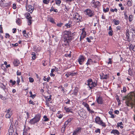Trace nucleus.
Here are the masks:
<instances>
[{"label":"nucleus","instance_id":"nucleus-1","mask_svg":"<svg viewBox=\"0 0 135 135\" xmlns=\"http://www.w3.org/2000/svg\"><path fill=\"white\" fill-rule=\"evenodd\" d=\"M64 33V35L63 36L64 37V41L65 43L62 44V46L64 47H69V44L73 38V33L69 31H65Z\"/></svg>","mask_w":135,"mask_h":135},{"label":"nucleus","instance_id":"nucleus-2","mask_svg":"<svg viewBox=\"0 0 135 135\" xmlns=\"http://www.w3.org/2000/svg\"><path fill=\"white\" fill-rule=\"evenodd\" d=\"M87 85L89 86V88L91 89H92L94 87H95L97 85V81L93 82L91 79H89L87 81Z\"/></svg>","mask_w":135,"mask_h":135},{"label":"nucleus","instance_id":"nucleus-3","mask_svg":"<svg viewBox=\"0 0 135 135\" xmlns=\"http://www.w3.org/2000/svg\"><path fill=\"white\" fill-rule=\"evenodd\" d=\"M84 12L87 15L90 17H91L94 15V12L90 9H88L85 10Z\"/></svg>","mask_w":135,"mask_h":135},{"label":"nucleus","instance_id":"nucleus-4","mask_svg":"<svg viewBox=\"0 0 135 135\" xmlns=\"http://www.w3.org/2000/svg\"><path fill=\"white\" fill-rule=\"evenodd\" d=\"M91 5L93 7L95 8H98L100 6L101 4L99 1L95 2L94 0H92Z\"/></svg>","mask_w":135,"mask_h":135},{"label":"nucleus","instance_id":"nucleus-5","mask_svg":"<svg viewBox=\"0 0 135 135\" xmlns=\"http://www.w3.org/2000/svg\"><path fill=\"white\" fill-rule=\"evenodd\" d=\"M74 15L75 16L74 17V18L76 19L78 22H81V19L82 18V17L78 13H75Z\"/></svg>","mask_w":135,"mask_h":135},{"label":"nucleus","instance_id":"nucleus-6","mask_svg":"<svg viewBox=\"0 0 135 135\" xmlns=\"http://www.w3.org/2000/svg\"><path fill=\"white\" fill-rule=\"evenodd\" d=\"M85 59V58L83 56L80 55L79 57L78 61L79 62V64L81 65L82 64L83 62L84 61Z\"/></svg>","mask_w":135,"mask_h":135},{"label":"nucleus","instance_id":"nucleus-7","mask_svg":"<svg viewBox=\"0 0 135 135\" xmlns=\"http://www.w3.org/2000/svg\"><path fill=\"white\" fill-rule=\"evenodd\" d=\"M126 41L128 42H130L131 40V39L130 37V35L129 34V30L128 29L126 30Z\"/></svg>","mask_w":135,"mask_h":135},{"label":"nucleus","instance_id":"nucleus-8","mask_svg":"<svg viewBox=\"0 0 135 135\" xmlns=\"http://www.w3.org/2000/svg\"><path fill=\"white\" fill-rule=\"evenodd\" d=\"M13 125H11L9 128L8 130L9 134V135H12L13 133L14 130L13 128Z\"/></svg>","mask_w":135,"mask_h":135},{"label":"nucleus","instance_id":"nucleus-9","mask_svg":"<svg viewBox=\"0 0 135 135\" xmlns=\"http://www.w3.org/2000/svg\"><path fill=\"white\" fill-rule=\"evenodd\" d=\"M100 79H107L108 77V75L107 74H104L103 73L100 75Z\"/></svg>","mask_w":135,"mask_h":135},{"label":"nucleus","instance_id":"nucleus-10","mask_svg":"<svg viewBox=\"0 0 135 135\" xmlns=\"http://www.w3.org/2000/svg\"><path fill=\"white\" fill-rule=\"evenodd\" d=\"M28 9H27V11L28 12H30V13H32V12L34 10V8L32 7V6L31 5H28L27 6Z\"/></svg>","mask_w":135,"mask_h":135},{"label":"nucleus","instance_id":"nucleus-11","mask_svg":"<svg viewBox=\"0 0 135 135\" xmlns=\"http://www.w3.org/2000/svg\"><path fill=\"white\" fill-rule=\"evenodd\" d=\"M41 117V115L40 114H36L35 115V116L34 117V118L38 122H39L40 119Z\"/></svg>","mask_w":135,"mask_h":135},{"label":"nucleus","instance_id":"nucleus-12","mask_svg":"<svg viewBox=\"0 0 135 135\" xmlns=\"http://www.w3.org/2000/svg\"><path fill=\"white\" fill-rule=\"evenodd\" d=\"M97 101L99 104H102L103 102L102 98L100 96L97 98Z\"/></svg>","mask_w":135,"mask_h":135},{"label":"nucleus","instance_id":"nucleus-13","mask_svg":"<svg viewBox=\"0 0 135 135\" xmlns=\"http://www.w3.org/2000/svg\"><path fill=\"white\" fill-rule=\"evenodd\" d=\"M111 134H113L114 135L117 134L119 135L120 134V133L117 130H113L110 132Z\"/></svg>","mask_w":135,"mask_h":135},{"label":"nucleus","instance_id":"nucleus-14","mask_svg":"<svg viewBox=\"0 0 135 135\" xmlns=\"http://www.w3.org/2000/svg\"><path fill=\"white\" fill-rule=\"evenodd\" d=\"M38 122L35 120V119L34 118L31 119L29 123L31 124H34L36 123H37Z\"/></svg>","mask_w":135,"mask_h":135},{"label":"nucleus","instance_id":"nucleus-15","mask_svg":"<svg viewBox=\"0 0 135 135\" xmlns=\"http://www.w3.org/2000/svg\"><path fill=\"white\" fill-rule=\"evenodd\" d=\"M72 23V21L71 20L69 21L68 23H66L65 24V26L66 27L68 28H69L72 27V26L71 24Z\"/></svg>","mask_w":135,"mask_h":135},{"label":"nucleus","instance_id":"nucleus-16","mask_svg":"<svg viewBox=\"0 0 135 135\" xmlns=\"http://www.w3.org/2000/svg\"><path fill=\"white\" fill-rule=\"evenodd\" d=\"M13 64L15 66H17L20 64L19 61L17 59H15L13 61Z\"/></svg>","mask_w":135,"mask_h":135},{"label":"nucleus","instance_id":"nucleus-17","mask_svg":"<svg viewBox=\"0 0 135 135\" xmlns=\"http://www.w3.org/2000/svg\"><path fill=\"white\" fill-rule=\"evenodd\" d=\"M64 109L67 112H71V113H73V112L71 110L72 109L71 108L70 109L69 108H66V107H65Z\"/></svg>","mask_w":135,"mask_h":135},{"label":"nucleus","instance_id":"nucleus-18","mask_svg":"<svg viewBox=\"0 0 135 135\" xmlns=\"http://www.w3.org/2000/svg\"><path fill=\"white\" fill-rule=\"evenodd\" d=\"M101 120H102L100 119V117H97L95 119V122L98 124Z\"/></svg>","mask_w":135,"mask_h":135},{"label":"nucleus","instance_id":"nucleus-19","mask_svg":"<svg viewBox=\"0 0 135 135\" xmlns=\"http://www.w3.org/2000/svg\"><path fill=\"white\" fill-rule=\"evenodd\" d=\"M98 124L101 126L104 127H105L106 126L105 123L103 122L102 120L98 123Z\"/></svg>","mask_w":135,"mask_h":135},{"label":"nucleus","instance_id":"nucleus-20","mask_svg":"<svg viewBox=\"0 0 135 135\" xmlns=\"http://www.w3.org/2000/svg\"><path fill=\"white\" fill-rule=\"evenodd\" d=\"M129 48L130 50L132 49L133 51H135V45L131 44L129 46Z\"/></svg>","mask_w":135,"mask_h":135},{"label":"nucleus","instance_id":"nucleus-21","mask_svg":"<svg viewBox=\"0 0 135 135\" xmlns=\"http://www.w3.org/2000/svg\"><path fill=\"white\" fill-rule=\"evenodd\" d=\"M125 103L128 106L131 107L132 105V103H130L129 100L126 101L125 102Z\"/></svg>","mask_w":135,"mask_h":135},{"label":"nucleus","instance_id":"nucleus-22","mask_svg":"<svg viewBox=\"0 0 135 135\" xmlns=\"http://www.w3.org/2000/svg\"><path fill=\"white\" fill-rule=\"evenodd\" d=\"M83 104L84 106L87 108V110H90V108L89 105L88 104L85 103H84Z\"/></svg>","mask_w":135,"mask_h":135},{"label":"nucleus","instance_id":"nucleus-23","mask_svg":"<svg viewBox=\"0 0 135 135\" xmlns=\"http://www.w3.org/2000/svg\"><path fill=\"white\" fill-rule=\"evenodd\" d=\"M78 88L77 87H75L72 94H73L74 95H76L77 94V93H78Z\"/></svg>","mask_w":135,"mask_h":135},{"label":"nucleus","instance_id":"nucleus-24","mask_svg":"<svg viewBox=\"0 0 135 135\" xmlns=\"http://www.w3.org/2000/svg\"><path fill=\"white\" fill-rule=\"evenodd\" d=\"M131 99H132V98L134 97L135 98V94L134 93H132L129 96Z\"/></svg>","mask_w":135,"mask_h":135},{"label":"nucleus","instance_id":"nucleus-25","mask_svg":"<svg viewBox=\"0 0 135 135\" xmlns=\"http://www.w3.org/2000/svg\"><path fill=\"white\" fill-rule=\"evenodd\" d=\"M81 128L80 127H78L75 130V132L77 133L78 134L79 132H81Z\"/></svg>","mask_w":135,"mask_h":135},{"label":"nucleus","instance_id":"nucleus-26","mask_svg":"<svg viewBox=\"0 0 135 135\" xmlns=\"http://www.w3.org/2000/svg\"><path fill=\"white\" fill-rule=\"evenodd\" d=\"M26 15V18L27 19H28L29 18H32V17L30 15V13H27Z\"/></svg>","mask_w":135,"mask_h":135},{"label":"nucleus","instance_id":"nucleus-27","mask_svg":"<svg viewBox=\"0 0 135 135\" xmlns=\"http://www.w3.org/2000/svg\"><path fill=\"white\" fill-rule=\"evenodd\" d=\"M133 16L131 15H130L129 17V20L130 22H131L133 20Z\"/></svg>","mask_w":135,"mask_h":135},{"label":"nucleus","instance_id":"nucleus-28","mask_svg":"<svg viewBox=\"0 0 135 135\" xmlns=\"http://www.w3.org/2000/svg\"><path fill=\"white\" fill-rule=\"evenodd\" d=\"M113 21L114 22V24L115 25H118L120 22V21L119 20L115 19H114L113 20Z\"/></svg>","mask_w":135,"mask_h":135},{"label":"nucleus","instance_id":"nucleus-29","mask_svg":"<svg viewBox=\"0 0 135 135\" xmlns=\"http://www.w3.org/2000/svg\"><path fill=\"white\" fill-rule=\"evenodd\" d=\"M0 87L5 92V89L6 88V86L4 85L3 83H2L0 85Z\"/></svg>","mask_w":135,"mask_h":135},{"label":"nucleus","instance_id":"nucleus-30","mask_svg":"<svg viewBox=\"0 0 135 135\" xmlns=\"http://www.w3.org/2000/svg\"><path fill=\"white\" fill-rule=\"evenodd\" d=\"M16 23L18 25H20L21 23V20L19 18H18L17 20L16 21Z\"/></svg>","mask_w":135,"mask_h":135},{"label":"nucleus","instance_id":"nucleus-31","mask_svg":"<svg viewBox=\"0 0 135 135\" xmlns=\"http://www.w3.org/2000/svg\"><path fill=\"white\" fill-rule=\"evenodd\" d=\"M50 0H43V2L45 4H47L50 2Z\"/></svg>","mask_w":135,"mask_h":135},{"label":"nucleus","instance_id":"nucleus-32","mask_svg":"<svg viewBox=\"0 0 135 135\" xmlns=\"http://www.w3.org/2000/svg\"><path fill=\"white\" fill-rule=\"evenodd\" d=\"M43 118L44 119V121L46 122L49 120V119L47 118V117L46 115H44L43 117Z\"/></svg>","mask_w":135,"mask_h":135},{"label":"nucleus","instance_id":"nucleus-33","mask_svg":"<svg viewBox=\"0 0 135 135\" xmlns=\"http://www.w3.org/2000/svg\"><path fill=\"white\" fill-rule=\"evenodd\" d=\"M9 82L10 83H12V86L15 85L16 83L15 81H13L12 80H11L9 81Z\"/></svg>","mask_w":135,"mask_h":135},{"label":"nucleus","instance_id":"nucleus-34","mask_svg":"<svg viewBox=\"0 0 135 135\" xmlns=\"http://www.w3.org/2000/svg\"><path fill=\"white\" fill-rule=\"evenodd\" d=\"M121 28V27H120V26H117L116 28V31L117 32L118 31V30H119V31L120 32V29Z\"/></svg>","mask_w":135,"mask_h":135},{"label":"nucleus","instance_id":"nucleus-35","mask_svg":"<svg viewBox=\"0 0 135 135\" xmlns=\"http://www.w3.org/2000/svg\"><path fill=\"white\" fill-rule=\"evenodd\" d=\"M45 98L46 99V101H47V102H49L51 100V99H50V98H48V97L47 96H45Z\"/></svg>","mask_w":135,"mask_h":135},{"label":"nucleus","instance_id":"nucleus-36","mask_svg":"<svg viewBox=\"0 0 135 135\" xmlns=\"http://www.w3.org/2000/svg\"><path fill=\"white\" fill-rule=\"evenodd\" d=\"M84 114V112H83L80 111L79 113V115L80 117H83V114Z\"/></svg>","mask_w":135,"mask_h":135},{"label":"nucleus","instance_id":"nucleus-37","mask_svg":"<svg viewBox=\"0 0 135 135\" xmlns=\"http://www.w3.org/2000/svg\"><path fill=\"white\" fill-rule=\"evenodd\" d=\"M32 18H29L28 19H27L28 20V25H30L32 23V22L31 20V19Z\"/></svg>","mask_w":135,"mask_h":135},{"label":"nucleus","instance_id":"nucleus-38","mask_svg":"<svg viewBox=\"0 0 135 135\" xmlns=\"http://www.w3.org/2000/svg\"><path fill=\"white\" fill-rule=\"evenodd\" d=\"M76 73H71L69 72V75H70V76H74L76 74Z\"/></svg>","mask_w":135,"mask_h":135},{"label":"nucleus","instance_id":"nucleus-39","mask_svg":"<svg viewBox=\"0 0 135 135\" xmlns=\"http://www.w3.org/2000/svg\"><path fill=\"white\" fill-rule=\"evenodd\" d=\"M113 31L112 30H110L108 32V34L109 36H112L113 35Z\"/></svg>","mask_w":135,"mask_h":135},{"label":"nucleus","instance_id":"nucleus-40","mask_svg":"<svg viewBox=\"0 0 135 135\" xmlns=\"http://www.w3.org/2000/svg\"><path fill=\"white\" fill-rule=\"evenodd\" d=\"M103 10L104 12H107L109 11V8L108 7H107L106 9L104 8Z\"/></svg>","mask_w":135,"mask_h":135},{"label":"nucleus","instance_id":"nucleus-41","mask_svg":"<svg viewBox=\"0 0 135 135\" xmlns=\"http://www.w3.org/2000/svg\"><path fill=\"white\" fill-rule=\"evenodd\" d=\"M126 88L125 87H123V90H121V91L122 93H125L126 92Z\"/></svg>","mask_w":135,"mask_h":135},{"label":"nucleus","instance_id":"nucleus-42","mask_svg":"<svg viewBox=\"0 0 135 135\" xmlns=\"http://www.w3.org/2000/svg\"><path fill=\"white\" fill-rule=\"evenodd\" d=\"M11 115L10 114V113H7L6 115V117L7 118H9L11 117Z\"/></svg>","mask_w":135,"mask_h":135},{"label":"nucleus","instance_id":"nucleus-43","mask_svg":"<svg viewBox=\"0 0 135 135\" xmlns=\"http://www.w3.org/2000/svg\"><path fill=\"white\" fill-rule=\"evenodd\" d=\"M127 4L129 6H131L132 5L131 2L130 1H128Z\"/></svg>","mask_w":135,"mask_h":135},{"label":"nucleus","instance_id":"nucleus-44","mask_svg":"<svg viewBox=\"0 0 135 135\" xmlns=\"http://www.w3.org/2000/svg\"><path fill=\"white\" fill-rule=\"evenodd\" d=\"M50 22L52 23H55L54 20L53 19V18H51L50 20Z\"/></svg>","mask_w":135,"mask_h":135},{"label":"nucleus","instance_id":"nucleus-45","mask_svg":"<svg viewBox=\"0 0 135 135\" xmlns=\"http://www.w3.org/2000/svg\"><path fill=\"white\" fill-rule=\"evenodd\" d=\"M95 132L96 133H100V129L99 128H97L95 131Z\"/></svg>","mask_w":135,"mask_h":135},{"label":"nucleus","instance_id":"nucleus-46","mask_svg":"<svg viewBox=\"0 0 135 135\" xmlns=\"http://www.w3.org/2000/svg\"><path fill=\"white\" fill-rule=\"evenodd\" d=\"M29 81L31 83H32L34 81V79L32 78L29 77Z\"/></svg>","mask_w":135,"mask_h":135},{"label":"nucleus","instance_id":"nucleus-47","mask_svg":"<svg viewBox=\"0 0 135 135\" xmlns=\"http://www.w3.org/2000/svg\"><path fill=\"white\" fill-rule=\"evenodd\" d=\"M61 2V1L60 0H58L56 1V4H60Z\"/></svg>","mask_w":135,"mask_h":135},{"label":"nucleus","instance_id":"nucleus-48","mask_svg":"<svg viewBox=\"0 0 135 135\" xmlns=\"http://www.w3.org/2000/svg\"><path fill=\"white\" fill-rule=\"evenodd\" d=\"M120 125H123V123L122 122H121L120 123H117V127H120Z\"/></svg>","mask_w":135,"mask_h":135},{"label":"nucleus","instance_id":"nucleus-49","mask_svg":"<svg viewBox=\"0 0 135 135\" xmlns=\"http://www.w3.org/2000/svg\"><path fill=\"white\" fill-rule=\"evenodd\" d=\"M4 0H1L0 3V4L1 6H3V4L4 3Z\"/></svg>","mask_w":135,"mask_h":135},{"label":"nucleus","instance_id":"nucleus-50","mask_svg":"<svg viewBox=\"0 0 135 135\" xmlns=\"http://www.w3.org/2000/svg\"><path fill=\"white\" fill-rule=\"evenodd\" d=\"M10 3H5L4 4H3V6H6V7H7L8 6H9L10 5Z\"/></svg>","mask_w":135,"mask_h":135},{"label":"nucleus","instance_id":"nucleus-51","mask_svg":"<svg viewBox=\"0 0 135 135\" xmlns=\"http://www.w3.org/2000/svg\"><path fill=\"white\" fill-rule=\"evenodd\" d=\"M17 78L18 79L17 80V83L18 85H19V83L20 81V79L18 77H17Z\"/></svg>","mask_w":135,"mask_h":135},{"label":"nucleus","instance_id":"nucleus-52","mask_svg":"<svg viewBox=\"0 0 135 135\" xmlns=\"http://www.w3.org/2000/svg\"><path fill=\"white\" fill-rule=\"evenodd\" d=\"M29 103L30 104H32L33 105H35V103L34 102L31 100L29 101Z\"/></svg>","mask_w":135,"mask_h":135},{"label":"nucleus","instance_id":"nucleus-53","mask_svg":"<svg viewBox=\"0 0 135 135\" xmlns=\"http://www.w3.org/2000/svg\"><path fill=\"white\" fill-rule=\"evenodd\" d=\"M128 74L131 76H132V73L131 70L129 69L128 70Z\"/></svg>","mask_w":135,"mask_h":135},{"label":"nucleus","instance_id":"nucleus-54","mask_svg":"<svg viewBox=\"0 0 135 135\" xmlns=\"http://www.w3.org/2000/svg\"><path fill=\"white\" fill-rule=\"evenodd\" d=\"M126 12H124V16H125V18L127 20L128 18V16L126 14Z\"/></svg>","mask_w":135,"mask_h":135},{"label":"nucleus","instance_id":"nucleus-55","mask_svg":"<svg viewBox=\"0 0 135 135\" xmlns=\"http://www.w3.org/2000/svg\"><path fill=\"white\" fill-rule=\"evenodd\" d=\"M63 24L62 23H57V26L59 27H61Z\"/></svg>","mask_w":135,"mask_h":135},{"label":"nucleus","instance_id":"nucleus-56","mask_svg":"<svg viewBox=\"0 0 135 135\" xmlns=\"http://www.w3.org/2000/svg\"><path fill=\"white\" fill-rule=\"evenodd\" d=\"M73 119V118H71L68 119L66 121L69 123Z\"/></svg>","mask_w":135,"mask_h":135},{"label":"nucleus","instance_id":"nucleus-57","mask_svg":"<svg viewBox=\"0 0 135 135\" xmlns=\"http://www.w3.org/2000/svg\"><path fill=\"white\" fill-rule=\"evenodd\" d=\"M36 95L35 94L33 95L32 94L31 96H30V97H31L33 99L36 96Z\"/></svg>","mask_w":135,"mask_h":135},{"label":"nucleus","instance_id":"nucleus-58","mask_svg":"<svg viewBox=\"0 0 135 135\" xmlns=\"http://www.w3.org/2000/svg\"><path fill=\"white\" fill-rule=\"evenodd\" d=\"M12 8L13 9H16V4H13Z\"/></svg>","mask_w":135,"mask_h":135},{"label":"nucleus","instance_id":"nucleus-59","mask_svg":"<svg viewBox=\"0 0 135 135\" xmlns=\"http://www.w3.org/2000/svg\"><path fill=\"white\" fill-rule=\"evenodd\" d=\"M18 44L17 43H16V44H12V46H14V47H16L17 46H18Z\"/></svg>","mask_w":135,"mask_h":135},{"label":"nucleus","instance_id":"nucleus-60","mask_svg":"<svg viewBox=\"0 0 135 135\" xmlns=\"http://www.w3.org/2000/svg\"><path fill=\"white\" fill-rule=\"evenodd\" d=\"M11 109H6V110L5 111V112H7V113H9V111L11 110Z\"/></svg>","mask_w":135,"mask_h":135},{"label":"nucleus","instance_id":"nucleus-61","mask_svg":"<svg viewBox=\"0 0 135 135\" xmlns=\"http://www.w3.org/2000/svg\"><path fill=\"white\" fill-rule=\"evenodd\" d=\"M114 112L115 114H118L119 113V111L118 110H115L114 111Z\"/></svg>","mask_w":135,"mask_h":135},{"label":"nucleus","instance_id":"nucleus-62","mask_svg":"<svg viewBox=\"0 0 135 135\" xmlns=\"http://www.w3.org/2000/svg\"><path fill=\"white\" fill-rule=\"evenodd\" d=\"M9 36H10L9 34H8V33H6V34L5 37L6 38H7V37L9 38Z\"/></svg>","mask_w":135,"mask_h":135},{"label":"nucleus","instance_id":"nucleus-63","mask_svg":"<svg viewBox=\"0 0 135 135\" xmlns=\"http://www.w3.org/2000/svg\"><path fill=\"white\" fill-rule=\"evenodd\" d=\"M88 61L90 63H92L93 62V60L91 59H89Z\"/></svg>","mask_w":135,"mask_h":135},{"label":"nucleus","instance_id":"nucleus-64","mask_svg":"<svg viewBox=\"0 0 135 135\" xmlns=\"http://www.w3.org/2000/svg\"><path fill=\"white\" fill-rule=\"evenodd\" d=\"M17 75H21V72H19L18 71V70L17 72Z\"/></svg>","mask_w":135,"mask_h":135}]
</instances>
